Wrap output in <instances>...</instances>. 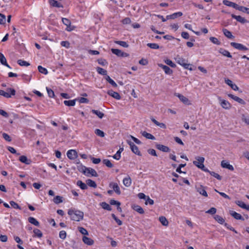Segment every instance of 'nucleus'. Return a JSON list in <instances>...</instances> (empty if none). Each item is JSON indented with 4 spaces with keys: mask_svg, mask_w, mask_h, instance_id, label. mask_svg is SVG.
Returning <instances> with one entry per match:
<instances>
[{
    "mask_svg": "<svg viewBox=\"0 0 249 249\" xmlns=\"http://www.w3.org/2000/svg\"><path fill=\"white\" fill-rule=\"evenodd\" d=\"M68 213L70 215L71 220L80 221L83 220L84 217V213L83 212L74 209L69 210Z\"/></svg>",
    "mask_w": 249,
    "mask_h": 249,
    "instance_id": "obj_1",
    "label": "nucleus"
},
{
    "mask_svg": "<svg viewBox=\"0 0 249 249\" xmlns=\"http://www.w3.org/2000/svg\"><path fill=\"white\" fill-rule=\"evenodd\" d=\"M175 60L178 64L183 67L185 69L189 70L190 71H192L193 69L191 67V65L190 64L187 63V60L180 57L179 55H178L177 57L175 58Z\"/></svg>",
    "mask_w": 249,
    "mask_h": 249,
    "instance_id": "obj_2",
    "label": "nucleus"
},
{
    "mask_svg": "<svg viewBox=\"0 0 249 249\" xmlns=\"http://www.w3.org/2000/svg\"><path fill=\"white\" fill-rule=\"evenodd\" d=\"M15 94L16 90L12 88H8L6 89V91L3 90H0V95L3 96L7 98L11 97V95H15Z\"/></svg>",
    "mask_w": 249,
    "mask_h": 249,
    "instance_id": "obj_3",
    "label": "nucleus"
},
{
    "mask_svg": "<svg viewBox=\"0 0 249 249\" xmlns=\"http://www.w3.org/2000/svg\"><path fill=\"white\" fill-rule=\"evenodd\" d=\"M197 161H194L193 164L197 166L198 168L201 169L203 171V169H205V167L203 164V162L204 161V158L197 157L196 158Z\"/></svg>",
    "mask_w": 249,
    "mask_h": 249,
    "instance_id": "obj_4",
    "label": "nucleus"
},
{
    "mask_svg": "<svg viewBox=\"0 0 249 249\" xmlns=\"http://www.w3.org/2000/svg\"><path fill=\"white\" fill-rule=\"evenodd\" d=\"M127 143L129 145L131 151L136 155L141 156L142 154L139 151L138 147L136 146L133 142L127 140Z\"/></svg>",
    "mask_w": 249,
    "mask_h": 249,
    "instance_id": "obj_5",
    "label": "nucleus"
},
{
    "mask_svg": "<svg viewBox=\"0 0 249 249\" xmlns=\"http://www.w3.org/2000/svg\"><path fill=\"white\" fill-rule=\"evenodd\" d=\"M111 51L113 54L116 55L119 57H127L129 55L128 53L123 52L121 50L117 49L112 48L111 49Z\"/></svg>",
    "mask_w": 249,
    "mask_h": 249,
    "instance_id": "obj_6",
    "label": "nucleus"
},
{
    "mask_svg": "<svg viewBox=\"0 0 249 249\" xmlns=\"http://www.w3.org/2000/svg\"><path fill=\"white\" fill-rule=\"evenodd\" d=\"M231 45L235 49H236L240 51H248L249 50V48L246 47L245 46L243 45L242 44L236 43V42H231Z\"/></svg>",
    "mask_w": 249,
    "mask_h": 249,
    "instance_id": "obj_7",
    "label": "nucleus"
},
{
    "mask_svg": "<svg viewBox=\"0 0 249 249\" xmlns=\"http://www.w3.org/2000/svg\"><path fill=\"white\" fill-rule=\"evenodd\" d=\"M62 21L63 23L67 26V28H66V31L71 32L74 29V27H71V22L70 20L66 18H62Z\"/></svg>",
    "mask_w": 249,
    "mask_h": 249,
    "instance_id": "obj_8",
    "label": "nucleus"
},
{
    "mask_svg": "<svg viewBox=\"0 0 249 249\" xmlns=\"http://www.w3.org/2000/svg\"><path fill=\"white\" fill-rule=\"evenodd\" d=\"M67 155L70 160H74L78 156L77 153L75 150L71 149L67 151Z\"/></svg>",
    "mask_w": 249,
    "mask_h": 249,
    "instance_id": "obj_9",
    "label": "nucleus"
},
{
    "mask_svg": "<svg viewBox=\"0 0 249 249\" xmlns=\"http://www.w3.org/2000/svg\"><path fill=\"white\" fill-rule=\"evenodd\" d=\"M218 99L221 102L220 105L223 108L229 109L231 108V105L228 101L225 100H222L221 97H219Z\"/></svg>",
    "mask_w": 249,
    "mask_h": 249,
    "instance_id": "obj_10",
    "label": "nucleus"
},
{
    "mask_svg": "<svg viewBox=\"0 0 249 249\" xmlns=\"http://www.w3.org/2000/svg\"><path fill=\"white\" fill-rule=\"evenodd\" d=\"M229 213L231 216L236 220H244V217L240 214L235 211L230 210Z\"/></svg>",
    "mask_w": 249,
    "mask_h": 249,
    "instance_id": "obj_11",
    "label": "nucleus"
},
{
    "mask_svg": "<svg viewBox=\"0 0 249 249\" xmlns=\"http://www.w3.org/2000/svg\"><path fill=\"white\" fill-rule=\"evenodd\" d=\"M225 82L226 84L229 85L233 90H238L239 88L237 86L233 83L232 81L229 79H225Z\"/></svg>",
    "mask_w": 249,
    "mask_h": 249,
    "instance_id": "obj_12",
    "label": "nucleus"
},
{
    "mask_svg": "<svg viewBox=\"0 0 249 249\" xmlns=\"http://www.w3.org/2000/svg\"><path fill=\"white\" fill-rule=\"evenodd\" d=\"M196 189L197 192H198L200 195L205 197L208 196V194L205 190V187L201 185H200L198 187H196Z\"/></svg>",
    "mask_w": 249,
    "mask_h": 249,
    "instance_id": "obj_13",
    "label": "nucleus"
},
{
    "mask_svg": "<svg viewBox=\"0 0 249 249\" xmlns=\"http://www.w3.org/2000/svg\"><path fill=\"white\" fill-rule=\"evenodd\" d=\"M110 187H112L114 191L117 194L120 195L121 192L120 191V188L117 183L115 182H110L109 185Z\"/></svg>",
    "mask_w": 249,
    "mask_h": 249,
    "instance_id": "obj_14",
    "label": "nucleus"
},
{
    "mask_svg": "<svg viewBox=\"0 0 249 249\" xmlns=\"http://www.w3.org/2000/svg\"><path fill=\"white\" fill-rule=\"evenodd\" d=\"M231 16L233 18L235 19L237 21L242 24L249 22L248 20H247L245 18L242 17L240 16H236L234 14H231Z\"/></svg>",
    "mask_w": 249,
    "mask_h": 249,
    "instance_id": "obj_15",
    "label": "nucleus"
},
{
    "mask_svg": "<svg viewBox=\"0 0 249 249\" xmlns=\"http://www.w3.org/2000/svg\"><path fill=\"white\" fill-rule=\"evenodd\" d=\"M223 3L226 6H228L229 7H232L236 10L238 9V7H239V5L237 4L234 3L233 2L230 1L228 0H223Z\"/></svg>",
    "mask_w": 249,
    "mask_h": 249,
    "instance_id": "obj_16",
    "label": "nucleus"
},
{
    "mask_svg": "<svg viewBox=\"0 0 249 249\" xmlns=\"http://www.w3.org/2000/svg\"><path fill=\"white\" fill-rule=\"evenodd\" d=\"M158 66L164 70L166 74L171 75L173 73V71L167 66L162 64H159Z\"/></svg>",
    "mask_w": 249,
    "mask_h": 249,
    "instance_id": "obj_17",
    "label": "nucleus"
},
{
    "mask_svg": "<svg viewBox=\"0 0 249 249\" xmlns=\"http://www.w3.org/2000/svg\"><path fill=\"white\" fill-rule=\"evenodd\" d=\"M107 93L108 95L113 97L115 99L120 100L121 98L120 95L118 92L114 91L112 89L108 90Z\"/></svg>",
    "mask_w": 249,
    "mask_h": 249,
    "instance_id": "obj_18",
    "label": "nucleus"
},
{
    "mask_svg": "<svg viewBox=\"0 0 249 249\" xmlns=\"http://www.w3.org/2000/svg\"><path fill=\"white\" fill-rule=\"evenodd\" d=\"M228 96L229 97H230L231 98L234 100V101L240 103V104L245 105L246 104L245 102L243 99H242L241 98H240L236 96H235L231 94H228Z\"/></svg>",
    "mask_w": 249,
    "mask_h": 249,
    "instance_id": "obj_19",
    "label": "nucleus"
},
{
    "mask_svg": "<svg viewBox=\"0 0 249 249\" xmlns=\"http://www.w3.org/2000/svg\"><path fill=\"white\" fill-rule=\"evenodd\" d=\"M156 147L158 149L164 152H169L170 151V149L168 146L162 144H157Z\"/></svg>",
    "mask_w": 249,
    "mask_h": 249,
    "instance_id": "obj_20",
    "label": "nucleus"
},
{
    "mask_svg": "<svg viewBox=\"0 0 249 249\" xmlns=\"http://www.w3.org/2000/svg\"><path fill=\"white\" fill-rule=\"evenodd\" d=\"M221 166L224 168L228 169L231 171H233L234 168L232 165H231L228 162L222 160L221 163Z\"/></svg>",
    "mask_w": 249,
    "mask_h": 249,
    "instance_id": "obj_21",
    "label": "nucleus"
},
{
    "mask_svg": "<svg viewBox=\"0 0 249 249\" xmlns=\"http://www.w3.org/2000/svg\"><path fill=\"white\" fill-rule=\"evenodd\" d=\"M49 3L52 7L63 8V5L55 0H49Z\"/></svg>",
    "mask_w": 249,
    "mask_h": 249,
    "instance_id": "obj_22",
    "label": "nucleus"
},
{
    "mask_svg": "<svg viewBox=\"0 0 249 249\" xmlns=\"http://www.w3.org/2000/svg\"><path fill=\"white\" fill-rule=\"evenodd\" d=\"M0 62L2 65L8 67L9 69H11V67L7 63L6 58L1 53H0Z\"/></svg>",
    "mask_w": 249,
    "mask_h": 249,
    "instance_id": "obj_23",
    "label": "nucleus"
},
{
    "mask_svg": "<svg viewBox=\"0 0 249 249\" xmlns=\"http://www.w3.org/2000/svg\"><path fill=\"white\" fill-rule=\"evenodd\" d=\"M82 240L85 244L89 246H91L94 244L93 240L86 236L83 237Z\"/></svg>",
    "mask_w": 249,
    "mask_h": 249,
    "instance_id": "obj_24",
    "label": "nucleus"
},
{
    "mask_svg": "<svg viewBox=\"0 0 249 249\" xmlns=\"http://www.w3.org/2000/svg\"><path fill=\"white\" fill-rule=\"evenodd\" d=\"M19 160L27 165L30 164L32 162L30 159H28L25 156H21L19 158Z\"/></svg>",
    "mask_w": 249,
    "mask_h": 249,
    "instance_id": "obj_25",
    "label": "nucleus"
},
{
    "mask_svg": "<svg viewBox=\"0 0 249 249\" xmlns=\"http://www.w3.org/2000/svg\"><path fill=\"white\" fill-rule=\"evenodd\" d=\"M183 15L182 13L181 12H178L177 13H175L172 15H167L166 16V19H175L177 18V17H181Z\"/></svg>",
    "mask_w": 249,
    "mask_h": 249,
    "instance_id": "obj_26",
    "label": "nucleus"
},
{
    "mask_svg": "<svg viewBox=\"0 0 249 249\" xmlns=\"http://www.w3.org/2000/svg\"><path fill=\"white\" fill-rule=\"evenodd\" d=\"M235 203L240 207L249 211V205H246L244 202L241 200H237Z\"/></svg>",
    "mask_w": 249,
    "mask_h": 249,
    "instance_id": "obj_27",
    "label": "nucleus"
},
{
    "mask_svg": "<svg viewBox=\"0 0 249 249\" xmlns=\"http://www.w3.org/2000/svg\"><path fill=\"white\" fill-rule=\"evenodd\" d=\"M141 134L142 135V136L145 137L146 139L152 140H154L156 139L155 137L153 135L149 133H147L145 131H141Z\"/></svg>",
    "mask_w": 249,
    "mask_h": 249,
    "instance_id": "obj_28",
    "label": "nucleus"
},
{
    "mask_svg": "<svg viewBox=\"0 0 249 249\" xmlns=\"http://www.w3.org/2000/svg\"><path fill=\"white\" fill-rule=\"evenodd\" d=\"M175 95L178 97L179 100L182 102L184 104H187L189 100L187 98L184 96L183 95L178 93H175Z\"/></svg>",
    "mask_w": 249,
    "mask_h": 249,
    "instance_id": "obj_29",
    "label": "nucleus"
},
{
    "mask_svg": "<svg viewBox=\"0 0 249 249\" xmlns=\"http://www.w3.org/2000/svg\"><path fill=\"white\" fill-rule=\"evenodd\" d=\"M123 182L125 186L128 187L131 185L132 180L130 177L128 176L127 177L123 179Z\"/></svg>",
    "mask_w": 249,
    "mask_h": 249,
    "instance_id": "obj_30",
    "label": "nucleus"
},
{
    "mask_svg": "<svg viewBox=\"0 0 249 249\" xmlns=\"http://www.w3.org/2000/svg\"><path fill=\"white\" fill-rule=\"evenodd\" d=\"M218 52L219 53H220L225 56H226L229 58L232 57V55L230 53L226 50H225L223 48H220Z\"/></svg>",
    "mask_w": 249,
    "mask_h": 249,
    "instance_id": "obj_31",
    "label": "nucleus"
},
{
    "mask_svg": "<svg viewBox=\"0 0 249 249\" xmlns=\"http://www.w3.org/2000/svg\"><path fill=\"white\" fill-rule=\"evenodd\" d=\"M86 174H88L89 175V174L91 175L92 177H97L98 176V175L97 174L96 171L91 168H88V169H87V173Z\"/></svg>",
    "mask_w": 249,
    "mask_h": 249,
    "instance_id": "obj_32",
    "label": "nucleus"
},
{
    "mask_svg": "<svg viewBox=\"0 0 249 249\" xmlns=\"http://www.w3.org/2000/svg\"><path fill=\"white\" fill-rule=\"evenodd\" d=\"M77 169L80 172L82 173L86 176L89 177V175L86 174L87 169H88V167L81 164L80 165L77 166Z\"/></svg>",
    "mask_w": 249,
    "mask_h": 249,
    "instance_id": "obj_33",
    "label": "nucleus"
},
{
    "mask_svg": "<svg viewBox=\"0 0 249 249\" xmlns=\"http://www.w3.org/2000/svg\"><path fill=\"white\" fill-rule=\"evenodd\" d=\"M124 148L123 147H120V149L117 151L116 153L113 155L112 158L116 160H119L121 158V154L123 151Z\"/></svg>",
    "mask_w": 249,
    "mask_h": 249,
    "instance_id": "obj_34",
    "label": "nucleus"
},
{
    "mask_svg": "<svg viewBox=\"0 0 249 249\" xmlns=\"http://www.w3.org/2000/svg\"><path fill=\"white\" fill-rule=\"evenodd\" d=\"M222 31L223 32L224 35L229 39H232L234 38V36H233L231 34V33L227 29H223Z\"/></svg>",
    "mask_w": 249,
    "mask_h": 249,
    "instance_id": "obj_35",
    "label": "nucleus"
},
{
    "mask_svg": "<svg viewBox=\"0 0 249 249\" xmlns=\"http://www.w3.org/2000/svg\"><path fill=\"white\" fill-rule=\"evenodd\" d=\"M28 221L30 223L36 226L39 227V222L34 217H29L28 218Z\"/></svg>",
    "mask_w": 249,
    "mask_h": 249,
    "instance_id": "obj_36",
    "label": "nucleus"
},
{
    "mask_svg": "<svg viewBox=\"0 0 249 249\" xmlns=\"http://www.w3.org/2000/svg\"><path fill=\"white\" fill-rule=\"evenodd\" d=\"M76 184L79 186L82 190H86L88 189L87 183L83 182L81 180H78Z\"/></svg>",
    "mask_w": 249,
    "mask_h": 249,
    "instance_id": "obj_37",
    "label": "nucleus"
},
{
    "mask_svg": "<svg viewBox=\"0 0 249 249\" xmlns=\"http://www.w3.org/2000/svg\"><path fill=\"white\" fill-rule=\"evenodd\" d=\"M77 99H74L71 100H65L64 101V104L67 106H74L75 105V102Z\"/></svg>",
    "mask_w": 249,
    "mask_h": 249,
    "instance_id": "obj_38",
    "label": "nucleus"
},
{
    "mask_svg": "<svg viewBox=\"0 0 249 249\" xmlns=\"http://www.w3.org/2000/svg\"><path fill=\"white\" fill-rule=\"evenodd\" d=\"M105 79L113 87H117V84L109 77V76L107 75L105 77Z\"/></svg>",
    "mask_w": 249,
    "mask_h": 249,
    "instance_id": "obj_39",
    "label": "nucleus"
},
{
    "mask_svg": "<svg viewBox=\"0 0 249 249\" xmlns=\"http://www.w3.org/2000/svg\"><path fill=\"white\" fill-rule=\"evenodd\" d=\"M100 206L102 207V208L105 210H107V211H111L112 210L111 207L110 206L106 203V202H103L100 203Z\"/></svg>",
    "mask_w": 249,
    "mask_h": 249,
    "instance_id": "obj_40",
    "label": "nucleus"
},
{
    "mask_svg": "<svg viewBox=\"0 0 249 249\" xmlns=\"http://www.w3.org/2000/svg\"><path fill=\"white\" fill-rule=\"evenodd\" d=\"M96 71L99 74L101 75L106 76L107 75V71L101 67H97L96 68Z\"/></svg>",
    "mask_w": 249,
    "mask_h": 249,
    "instance_id": "obj_41",
    "label": "nucleus"
},
{
    "mask_svg": "<svg viewBox=\"0 0 249 249\" xmlns=\"http://www.w3.org/2000/svg\"><path fill=\"white\" fill-rule=\"evenodd\" d=\"M86 183L87 185H89L91 187L96 188L97 187V184L96 182L90 179H88L86 180Z\"/></svg>",
    "mask_w": 249,
    "mask_h": 249,
    "instance_id": "obj_42",
    "label": "nucleus"
},
{
    "mask_svg": "<svg viewBox=\"0 0 249 249\" xmlns=\"http://www.w3.org/2000/svg\"><path fill=\"white\" fill-rule=\"evenodd\" d=\"M214 219L220 224H223L225 222L224 219L219 215H215Z\"/></svg>",
    "mask_w": 249,
    "mask_h": 249,
    "instance_id": "obj_43",
    "label": "nucleus"
},
{
    "mask_svg": "<svg viewBox=\"0 0 249 249\" xmlns=\"http://www.w3.org/2000/svg\"><path fill=\"white\" fill-rule=\"evenodd\" d=\"M53 201L55 204H59L63 202V197L59 196H57L53 198Z\"/></svg>",
    "mask_w": 249,
    "mask_h": 249,
    "instance_id": "obj_44",
    "label": "nucleus"
},
{
    "mask_svg": "<svg viewBox=\"0 0 249 249\" xmlns=\"http://www.w3.org/2000/svg\"><path fill=\"white\" fill-rule=\"evenodd\" d=\"M91 112L96 115L100 119H102L105 115L104 113L97 110L92 109Z\"/></svg>",
    "mask_w": 249,
    "mask_h": 249,
    "instance_id": "obj_45",
    "label": "nucleus"
},
{
    "mask_svg": "<svg viewBox=\"0 0 249 249\" xmlns=\"http://www.w3.org/2000/svg\"><path fill=\"white\" fill-rule=\"evenodd\" d=\"M159 220L160 222L162 224V225L163 226H166L168 225V221L164 216H160L159 217Z\"/></svg>",
    "mask_w": 249,
    "mask_h": 249,
    "instance_id": "obj_46",
    "label": "nucleus"
},
{
    "mask_svg": "<svg viewBox=\"0 0 249 249\" xmlns=\"http://www.w3.org/2000/svg\"><path fill=\"white\" fill-rule=\"evenodd\" d=\"M33 232L35 234V235L33 236V237L37 236L38 237L41 238L43 236L42 232L38 229H35Z\"/></svg>",
    "mask_w": 249,
    "mask_h": 249,
    "instance_id": "obj_47",
    "label": "nucleus"
},
{
    "mask_svg": "<svg viewBox=\"0 0 249 249\" xmlns=\"http://www.w3.org/2000/svg\"><path fill=\"white\" fill-rule=\"evenodd\" d=\"M17 63L18 65H19L21 66H29L30 65V64L24 60L19 59L18 60Z\"/></svg>",
    "mask_w": 249,
    "mask_h": 249,
    "instance_id": "obj_48",
    "label": "nucleus"
},
{
    "mask_svg": "<svg viewBox=\"0 0 249 249\" xmlns=\"http://www.w3.org/2000/svg\"><path fill=\"white\" fill-rule=\"evenodd\" d=\"M238 10L241 11L243 13H245L249 15V8L243 6H239L238 7Z\"/></svg>",
    "mask_w": 249,
    "mask_h": 249,
    "instance_id": "obj_49",
    "label": "nucleus"
},
{
    "mask_svg": "<svg viewBox=\"0 0 249 249\" xmlns=\"http://www.w3.org/2000/svg\"><path fill=\"white\" fill-rule=\"evenodd\" d=\"M133 208L135 211H136L140 214H143L144 213L143 209L139 205H135L133 207Z\"/></svg>",
    "mask_w": 249,
    "mask_h": 249,
    "instance_id": "obj_50",
    "label": "nucleus"
},
{
    "mask_svg": "<svg viewBox=\"0 0 249 249\" xmlns=\"http://www.w3.org/2000/svg\"><path fill=\"white\" fill-rule=\"evenodd\" d=\"M103 163L105 164L107 167L112 168L113 167V164L108 159H104L103 160Z\"/></svg>",
    "mask_w": 249,
    "mask_h": 249,
    "instance_id": "obj_51",
    "label": "nucleus"
},
{
    "mask_svg": "<svg viewBox=\"0 0 249 249\" xmlns=\"http://www.w3.org/2000/svg\"><path fill=\"white\" fill-rule=\"evenodd\" d=\"M37 69L39 72L41 73L46 75L48 73V70L46 68L42 67L41 66H38Z\"/></svg>",
    "mask_w": 249,
    "mask_h": 249,
    "instance_id": "obj_52",
    "label": "nucleus"
},
{
    "mask_svg": "<svg viewBox=\"0 0 249 249\" xmlns=\"http://www.w3.org/2000/svg\"><path fill=\"white\" fill-rule=\"evenodd\" d=\"M10 204L14 209H19V210L21 209V207L18 205V204L14 201H10Z\"/></svg>",
    "mask_w": 249,
    "mask_h": 249,
    "instance_id": "obj_53",
    "label": "nucleus"
},
{
    "mask_svg": "<svg viewBox=\"0 0 249 249\" xmlns=\"http://www.w3.org/2000/svg\"><path fill=\"white\" fill-rule=\"evenodd\" d=\"M115 43L124 48H127L129 46L128 44L124 41H115Z\"/></svg>",
    "mask_w": 249,
    "mask_h": 249,
    "instance_id": "obj_54",
    "label": "nucleus"
},
{
    "mask_svg": "<svg viewBox=\"0 0 249 249\" xmlns=\"http://www.w3.org/2000/svg\"><path fill=\"white\" fill-rule=\"evenodd\" d=\"M97 61H98V63L103 66H105L106 65H107L108 64V63L107 62V60L105 59H103V58H100V59H98L97 60Z\"/></svg>",
    "mask_w": 249,
    "mask_h": 249,
    "instance_id": "obj_55",
    "label": "nucleus"
},
{
    "mask_svg": "<svg viewBox=\"0 0 249 249\" xmlns=\"http://www.w3.org/2000/svg\"><path fill=\"white\" fill-rule=\"evenodd\" d=\"M210 174L217 178L219 180H221L222 179V177L220 176L219 174L215 173L214 172L211 171L209 172Z\"/></svg>",
    "mask_w": 249,
    "mask_h": 249,
    "instance_id": "obj_56",
    "label": "nucleus"
},
{
    "mask_svg": "<svg viewBox=\"0 0 249 249\" xmlns=\"http://www.w3.org/2000/svg\"><path fill=\"white\" fill-rule=\"evenodd\" d=\"M210 40L214 44L219 45L221 44V42L218 40V39L215 37H210Z\"/></svg>",
    "mask_w": 249,
    "mask_h": 249,
    "instance_id": "obj_57",
    "label": "nucleus"
},
{
    "mask_svg": "<svg viewBox=\"0 0 249 249\" xmlns=\"http://www.w3.org/2000/svg\"><path fill=\"white\" fill-rule=\"evenodd\" d=\"M165 63L172 68H175L176 67V65L174 63H173L170 59H167L165 60Z\"/></svg>",
    "mask_w": 249,
    "mask_h": 249,
    "instance_id": "obj_58",
    "label": "nucleus"
},
{
    "mask_svg": "<svg viewBox=\"0 0 249 249\" xmlns=\"http://www.w3.org/2000/svg\"><path fill=\"white\" fill-rule=\"evenodd\" d=\"M95 133L97 135H98V136H100L101 137H104L105 136V133L103 131L99 129H95Z\"/></svg>",
    "mask_w": 249,
    "mask_h": 249,
    "instance_id": "obj_59",
    "label": "nucleus"
},
{
    "mask_svg": "<svg viewBox=\"0 0 249 249\" xmlns=\"http://www.w3.org/2000/svg\"><path fill=\"white\" fill-rule=\"evenodd\" d=\"M78 231L83 235H88L89 233L87 230L84 228L79 227H78Z\"/></svg>",
    "mask_w": 249,
    "mask_h": 249,
    "instance_id": "obj_60",
    "label": "nucleus"
},
{
    "mask_svg": "<svg viewBox=\"0 0 249 249\" xmlns=\"http://www.w3.org/2000/svg\"><path fill=\"white\" fill-rule=\"evenodd\" d=\"M147 46L149 48L153 49H158L159 48V45L157 43H148L147 44Z\"/></svg>",
    "mask_w": 249,
    "mask_h": 249,
    "instance_id": "obj_61",
    "label": "nucleus"
},
{
    "mask_svg": "<svg viewBox=\"0 0 249 249\" xmlns=\"http://www.w3.org/2000/svg\"><path fill=\"white\" fill-rule=\"evenodd\" d=\"M76 99L80 103H88L89 102V99L84 97H80Z\"/></svg>",
    "mask_w": 249,
    "mask_h": 249,
    "instance_id": "obj_62",
    "label": "nucleus"
},
{
    "mask_svg": "<svg viewBox=\"0 0 249 249\" xmlns=\"http://www.w3.org/2000/svg\"><path fill=\"white\" fill-rule=\"evenodd\" d=\"M46 89H47L48 95L50 97L53 98V97H54V93L52 89H49L48 88H46Z\"/></svg>",
    "mask_w": 249,
    "mask_h": 249,
    "instance_id": "obj_63",
    "label": "nucleus"
},
{
    "mask_svg": "<svg viewBox=\"0 0 249 249\" xmlns=\"http://www.w3.org/2000/svg\"><path fill=\"white\" fill-rule=\"evenodd\" d=\"M242 120L247 124H249V117H246L245 115L243 114L242 116Z\"/></svg>",
    "mask_w": 249,
    "mask_h": 249,
    "instance_id": "obj_64",
    "label": "nucleus"
}]
</instances>
